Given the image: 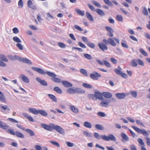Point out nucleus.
Segmentation results:
<instances>
[{
  "mask_svg": "<svg viewBox=\"0 0 150 150\" xmlns=\"http://www.w3.org/2000/svg\"><path fill=\"white\" fill-rule=\"evenodd\" d=\"M31 69L33 70L36 71L41 74L44 75L46 74L48 76L52 77V80L55 83H60L62 82L61 79L59 78L55 77L56 76V75L53 72L49 71L45 72L42 69L36 67H31Z\"/></svg>",
  "mask_w": 150,
  "mask_h": 150,
  "instance_id": "f257e3e1",
  "label": "nucleus"
},
{
  "mask_svg": "<svg viewBox=\"0 0 150 150\" xmlns=\"http://www.w3.org/2000/svg\"><path fill=\"white\" fill-rule=\"evenodd\" d=\"M103 42L105 44L101 42L99 43L98 44V46L103 51H104L105 50H107L108 49V47L106 45H107L110 44L113 46H116V45L113 40L111 38H109L108 40L103 39Z\"/></svg>",
  "mask_w": 150,
  "mask_h": 150,
  "instance_id": "f03ea898",
  "label": "nucleus"
},
{
  "mask_svg": "<svg viewBox=\"0 0 150 150\" xmlns=\"http://www.w3.org/2000/svg\"><path fill=\"white\" fill-rule=\"evenodd\" d=\"M41 127L45 129L47 131H51L52 129L55 130L57 131H62L63 129L60 126L55 125L53 123H50L49 125L44 123L41 124Z\"/></svg>",
  "mask_w": 150,
  "mask_h": 150,
  "instance_id": "7ed1b4c3",
  "label": "nucleus"
},
{
  "mask_svg": "<svg viewBox=\"0 0 150 150\" xmlns=\"http://www.w3.org/2000/svg\"><path fill=\"white\" fill-rule=\"evenodd\" d=\"M101 138L106 141L110 140L112 141H115L116 140V137L112 134H109L108 136L105 135H101Z\"/></svg>",
  "mask_w": 150,
  "mask_h": 150,
  "instance_id": "20e7f679",
  "label": "nucleus"
},
{
  "mask_svg": "<svg viewBox=\"0 0 150 150\" xmlns=\"http://www.w3.org/2000/svg\"><path fill=\"white\" fill-rule=\"evenodd\" d=\"M101 77V75L100 74L95 71H93L90 74V77L93 80H97L98 78Z\"/></svg>",
  "mask_w": 150,
  "mask_h": 150,
  "instance_id": "39448f33",
  "label": "nucleus"
},
{
  "mask_svg": "<svg viewBox=\"0 0 150 150\" xmlns=\"http://www.w3.org/2000/svg\"><path fill=\"white\" fill-rule=\"evenodd\" d=\"M0 128L8 130V131H13V129L10 128V126L6 123L3 122L0 123Z\"/></svg>",
  "mask_w": 150,
  "mask_h": 150,
  "instance_id": "423d86ee",
  "label": "nucleus"
},
{
  "mask_svg": "<svg viewBox=\"0 0 150 150\" xmlns=\"http://www.w3.org/2000/svg\"><path fill=\"white\" fill-rule=\"evenodd\" d=\"M36 79L41 85L45 86H47L48 84L47 82L44 80H42L39 77H37Z\"/></svg>",
  "mask_w": 150,
  "mask_h": 150,
  "instance_id": "0eeeda50",
  "label": "nucleus"
},
{
  "mask_svg": "<svg viewBox=\"0 0 150 150\" xmlns=\"http://www.w3.org/2000/svg\"><path fill=\"white\" fill-rule=\"evenodd\" d=\"M19 77L24 82L26 83H28L29 82V79L25 75L21 74L19 76Z\"/></svg>",
  "mask_w": 150,
  "mask_h": 150,
  "instance_id": "6e6552de",
  "label": "nucleus"
},
{
  "mask_svg": "<svg viewBox=\"0 0 150 150\" xmlns=\"http://www.w3.org/2000/svg\"><path fill=\"white\" fill-rule=\"evenodd\" d=\"M53 137L55 138L62 137L65 134L64 132H54Z\"/></svg>",
  "mask_w": 150,
  "mask_h": 150,
  "instance_id": "1a4fd4ad",
  "label": "nucleus"
},
{
  "mask_svg": "<svg viewBox=\"0 0 150 150\" xmlns=\"http://www.w3.org/2000/svg\"><path fill=\"white\" fill-rule=\"evenodd\" d=\"M95 96L96 98L100 100H103V98L102 96V94L98 92H96L94 93Z\"/></svg>",
  "mask_w": 150,
  "mask_h": 150,
  "instance_id": "9d476101",
  "label": "nucleus"
},
{
  "mask_svg": "<svg viewBox=\"0 0 150 150\" xmlns=\"http://www.w3.org/2000/svg\"><path fill=\"white\" fill-rule=\"evenodd\" d=\"M62 83V85L67 88L71 87L72 86V84L70 82L66 81H63Z\"/></svg>",
  "mask_w": 150,
  "mask_h": 150,
  "instance_id": "9b49d317",
  "label": "nucleus"
},
{
  "mask_svg": "<svg viewBox=\"0 0 150 150\" xmlns=\"http://www.w3.org/2000/svg\"><path fill=\"white\" fill-rule=\"evenodd\" d=\"M116 97L118 99H124L126 96L125 93H117L116 94Z\"/></svg>",
  "mask_w": 150,
  "mask_h": 150,
  "instance_id": "f8f14e48",
  "label": "nucleus"
},
{
  "mask_svg": "<svg viewBox=\"0 0 150 150\" xmlns=\"http://www.w3.org/2000/svg\"><path fill=\"white\" fill-rule=\"evenodd\" d=\"M121 136L122 138L121 141L123 143H125L126 141H129V139L128 137L125 133H122L121 134Z\"/></svg>",
  "mask_w": 150,
  "mask_h": 150,
  "instance_id": "ddd939ff",
  "label": "nucleus"
},
{
  "mask_svg": "<svg viewBox=\"0 0 150 150\" xmlns=\"http://www.w3.org/2000/svg\"><path fill=\"white\" fill-rule=\"evenodd\" d=\"M110 103V101L109 100H107L105 102H103L99 104L100 106L101 107H107L108 106L107 105L108 104Z\"/></svg>",
  "mask_w": 150,
  "mask_h": 150,
  "instance_id": "4468645a",
  "label": "nucleus"
},
{
  "mask_svg": "<svg viewBox=\"0 0 150 150\" xmlns=\"http://www.w3.org/2000/svg\"><path fill=\"white\" fill-rule=\"evenodd\" d=\"M28 5L29 7L33 9H35L37 8L35 5H33V2L30 0L28 1Z\"/></svg>",
  "mask_w": 150,
  "mask_h": 150,
  "instance_id": "2eb2a0df",
  "label": "nucleus"
},
{
  "mask_svg": "<svg viewBox=\"0 0 150 150\" xmlns=\"http://www.w3.org/2000/svg\"><path fill=\"white\" fill-rule=\"evenodd\" d=\"M21 62L26 63L29 65H32V63L30 60L28 58H22L21 59Z\"/></svg>",
  "mask_w": 150,
  "mask_h": 150,
  "instance_id": "dca6fc26",
  "label": "nucleus"
},
{
  "mask_svg": "<svg viewBox=\"0 0 150 150\" xmlns=\"http://www.w3.org/2000/svg\"><path fill=\"white\" fill-rule=\"evenodd\" d=\"M28 110L30 112L34 114L37 115L38 114V110H37L35 108H30L28 109Z\"/></svg>",
  "mask_w": 150,
  "mask_h": 150,
  "instance_id": "f3484780",
  "label": "nucleus"
},
{
  "mask_svg": "<svg viewBox=\"0 0 150 150\" xmlns=\"http://www.w3.org/2000/svg\"><path fill=\"white\" fill-rule=\"evenodd\" d=\"M70 109L74 113L76 114L79 112V109L74 105L71 106L70 107Z\"/></svg>",
  "mask_w": 150,
  "mask_h": 150,
  "instance_id": "a211bd4d",
  "label": "nucleus"
},
{
  "mask_svg": "<svg viewBox=\"0 0 150 150\" xmlns=\"http://www.w3.org/2000/svg\"><path fill=\"white\" fill-rule=\"evenodd\" d=\"M75 93H83L85 92V91L81 88H74Z\"/></svg>",
  "mask_w": 150,
  "mask_h": 150,
  "instance_id": "6ab92c4d",
  "label": "nucleus"
},
{
  "mask_svg": "<svg viewBox=\"0 0 150 150\" xmlns=\"http://www.w3.org/2000/svg\"><path fill=\"white\" fill-rule=\"evenodd\" d=\"M102 95L105 98H110L112 97V94L108 92H104L102 93Z\"/></svg>",
  "mask_w": 150,
  "mask_h": 150,
  "instance_id": "aec40b11",
  "label": "nucleus"
},
{
  "mask_svg": "<svg viewBox=\"0 0 150 150\" xmlns=\"http://www.w3.org/2000/svg\"><path fill=\"white\" fill-rule=\"evenodd\" d=\"M54 91H55L57 93L59 94H62L63 91L59 87L56 86L54 88Z\"/></svg>",
  "mask_w": 150,
  "mask_h": 150,
  "instance_id": "412c9836",
  "label": "nucleus"
},
{
  "mask_svg": "<svg viewBox=\"0 0 150 150\" xmlns=\"http://www.w3.org/2000/svg\"><path fill=\"white\" fill-rule=\"evenodd\" d=\"M86 15L87 19L90 21H93V17L88 12H86Z\"/></svg>",
  "mask_w": 150,
  "mask_h": 150,
  "instance_id": "4be33fe9",
  "label": "nucleus"
},
{
  "mask_svg": "<svg viewBox=\"0 0 150 150\" xmlns=\"http://www.w3.org/2000/svg\"><path fill=\"white\" fill-rule=\"evenodd\" d=\"M97 13L100 16H103L105 15L104 12L100 9H97L96 10Z\"/></svg>",
  "mask_w": 150,
  "mask_h": 150,
  "instance_id": "5701e85b",
  "label": "nucleus"
},
{
  "mask_svg": "<svg viewBox=\"0 0 150 150\" xmlns=\"http://www.w3.org/2000/svg\"><path fill=\"white\" fill-rule=\"evenodd\" d=\"M0 101L5 103H6V97L3 93L0 95Z\"/></svg>",
  "mask_w": 150,
  "mask_h": 150,
  "instance_id": "b1692460",
  "label": "nucleus"
},
{
  "mask_svg": "<svg viewBox=\"0 0 150 150\" xmlns=\"http://www.w3.org/2000/svg\"><path fill=\"white\" fill-rule=\"evenodd\" d=\"M0 59L1 60V61L6 62H8V60L7 59L6 56L3 54H0Z\"/></svg>",
  "mask_w": 150,
  "mask_h": 150,
  "instance_id": "393cba45",
  "label": "nucleus"
},
{
  "mask_svg": "<svg viewBox=\"0 0 150 150\" xmlns=\"http://www.w3.org/2000/svg\"><path fill=\"white\" fill-rule=\"evenodd\" d=\"M48 96L53 101L55 102H57V100L55 96L51 94H48Z\"/></svg>",
  "mask_w": 150,
  "mask_h": 150,
  "instance_id": "a878e982",
  "label": "nucleus"
},
{
  "mask_svg": "<svg viewBox=\"0 0 150 150\" xmlns=\"http://www.w3.org/2000/svg\"><path fill=\"white\" fill-rule=\"evenodd\" d=\"M67 93L69 94H74L75 93V89L71 88H68L67 91Z\"/></svg>",
  "mask_w": 150,
  "mask_h": 150,
  "instance_id": "bb28decb",
  "label": "nucleus"
},
{
  "mask_svg": "<svg viewBox=\"0 0 150 150\" xmlns=\"http://www.w3.org/2000/svg\"><path fill=\"white\" fill-rule=\"evenodd\" d=\"M39 113L42 115L46 116L47 115V113L44 110H38V114Z\"/></svg>",
  "mask_w": 150,
  "mask_h": 150,
  "instance_id": "cd10ccee",
  "label": "nucleus"
},
{
  "mask_svg": "<svg viewBox=\"0 0 150 150\" xmlns=\"http://www.w3.org/2000/svg\"><path fill=\"white\" fill-rule=\"evenodd\" d=\"M95 127L99 130H103L104 129V127L102 125L100 124H96L95 125Z\"/></svg>",
  "mask_w": 150,
  "mask_h": 150,
  "instance_id": "c85d7f7f",
  "label": "nucleus"
},
{
  "mask_svg": "<svg viewBox=\"0 0 150 150\" xmlns=\"http://www.w3.org/2000/svg\"><path fill=\"white\" fill-rule=\"evenodd\" d=\"M75 11L78 14L82 16H83L85 15L84 11H81L79 9H76Z\"/></svg>",
  "mask_w": 150,
  "mask_h": 150,
  "instance_id": "c756f323",
  "label": "nucleus"
},
{
  "mask_svg": "<svg viewBox=\"0 0 150 150\" xmlns=\"http://www.w3.org/2000/svg\"><path fill=\"white\" fill-rule=\"evenodd\" d=\"M84 126L88 128H91L92 127V125L91 124L88 122H84Z\"/></svg>",
  "mask_w": 150,
  "mask_h": 150,
  "instance_id": "7c9ffc66",
  "label": "nucleus"
},
{
  "mask_svg": "<svg viewBox=\"0 0 150 150\" xmlns=\"http://www.w3.org/2000/svg\"><path fill=\"white\" fill-rule=\"evenodd\" d=\"M142 12L143 14L145 16H147L148 15V11L145 7H143Z\"/></svg>",
  "mask_w": 150,
  "mask_h": 150,
  "instance_id": "2f4dec72",
  "label": "nucleus"
},
{
  "mask_svg": "<svg viewBox=\"0 0 150 150\" xmlns=\"http://www.w3.org/2000/svg\"><path fill=\"white\" fill-rule=\"evenodd\" d=\"M82 86L87 88L91 89L92 88V86L91 85L86 83H83L82 84Z\"/></svg>",
  "mask_w": 150,
  "mask_h": 150,
  "instance_id": "473e14b6",
  "label": "nucleus"
},
{
  "mask_svg": "<svg viewBox=\"0 0 150 150\" xmlns=\"http://www.w3.org/2000/svg\"><path fill=\"white\" fill-rule=\"evenodd\" d=\"M86 45L89 47L93 49L95 47V44L91 42H87Z\"/></svg>",
  "mask_w": 150,
  "mask_h": 150,
  "instance_id": "72a5a7b5",
  "label": "nucleus"
},
{
  "mask_svg": "<svg viewBox=\"0 0 150 150\" xmlns=\"http://www.w3.org/2000/svg\"><path fill=\"white\" fill-rule=\"evenodd\" d=\"M83 56L86 58L88 60H91L93 58L91 55L89 54H83Z\"/></svg>",
  "mask_w": 150,
  "mask_h": 150,
  "instance_id": "f704fd0d",
  "label": "nucleus"
},
{
  "mask_svg": "<svg viewBox=\"0 0 150 150\" xmlns=\"http://www.w3.org/2000/svg\"><path fill=\"white\" fill-rule=\"evenodd\" d=\"M0 108L2 110H10V109L7 105H4V106H3L2 105H0Z\"/></svg>",
  "mask_w": 150,
  "mask_h": 150,
  "instance_id": "c9c22d12",
  "label": "nucleus"
},
{
  "mask_svg": "<svg viewBox=\"0 0 150 150\" xmlns=\"http://www.w3.org/2000/svg\"><path fill=\"white\" fill-rule=\"evenodd\" d=\"M116 19L117 20L120 22L122 21L123 20L122 16L120 15H117L116 16Z\"/></svg>",
  "mask_w": 150,
  "mask_h": 150,
  "instance_id": "e433bc0d",
  "label": "nucleus"
},
{
  "mask_svg": "<svg viewBox=\"0 0 150 150\" xmlns=\"http://www.w3.org/2000/svg\"><path fill=\"white\" fill-rule=\"evenodd\" d=\"M131 65L132 67H135L137 65V59H133L132 61Z\"/></svg>",
  "mask_w": 150,
  "mask_h": 150,
  "instance_id": "4c0bfd02",
  "label": "nucleus"
},
{
  "mask_svg": "<svg viewBox=\"0 0 150 150\" xmlns=\"http://www.w3.org/2000/svg\"><path fill=\"white\" fill-rule=\"evenodd\" d=\"M105 3L108 6H112L113 5L112 3L109 0H103Z\"/></svg>",
  "mask_w": 150,
  "mask_h": 150,
  "instance_id": "58836bf2",
  "label": "nucleus"
},
{
  "mask_svg": "<svg viewBox=\"0 0 150 150\" xmlns=\"http://www.w3.org/2000/svg\"><path fill=\"white\" fill-rule=\"evenodd\" d=\"M80 71L81 73L84 76H87L88 74L85 69H81L80 70Z\"/></svg>",
  "mask_w": 150,
  "mask_h": 150,
  "instance_id": "ea45409f",
  "label": "nucleus"
},
{
  "mask_svg": "<svg viewBox=\"0 0 150 150\" xmlns=\"http://www.w3.org/2000/svg\"><path fill=\"white\" fill-rule=\"evenodd\" d=\"M58 45L62 48H64L66 47V46L65 44L61 42H58Z\"/></svg>",
  "mask_w": 150,
  "mask_h": 150,
  "instance_id": "a19ab883",
  "label": "nucleus"
},
{
  "mask_svg": "<svg viewBox=\"0 0 150 150\" xmlns=\"http://www.w3.org/2000/svg\"><path fill=\"white\" fill-rule=\"evenodd\" d=\"M92 3L98 8H101V5L95 1H92Z\"/></svg>",
  "mask_w": 150,
  "mask_h": 150,
  "instance_id": "79ce46f5",
  "label": "nucleus"
},
{
  "mask_svg": "<svg viewBox=\"0 0 150 150\" xmlns=\"http://www.w3.org/2000/svg\"><path fill=\"white\" fill-rule=\"evenodd\" d=\"M97 115L101 117H104L105 116V113L101 112H98L97 113Z\"/></svg>",
  "mask_w": 150,
  "mask_h": 150,
  "instance_id": "37998d69",
  "label": "nucleus"
},
{
  "mask_svg": "<svg viewBox=\"0 0 150 150\" xmlns=\"http://www.w3.org/2000/svg\"><path fill=\"white\" fill-rule=\"evenodd\" d=\"M50 142L52 144L57 147H59L60 146V145L57 142L53 141H50Z\"/></svg>",
  "mask_w": 150,
  "mask_h": 150,
  "instance_id": "c03bdc74",
  "label": "nucleus"
},
{
  "mask_svg": "<svg viewBox=\"0 0 150 150\" xmlns=\"http://www.w3.org/2000/svg\"><path fill=\"white\" fill-rule=\"evenodd\" d=\"M83 134L84 135L87 137H92L91 133L88 132H84Z\"/></svg>",
  "mask_w": 150,
  "mask_h": 150,
  "instance_id": "a18cd8bd",
  "label": "nucleus"
},
{
  "mask_svg": "<svg viewBox=\"0 0 150 150\" xmlns=\"http://www.w3.org/2000/svg\"><path fill=\"white\" fill-rule=\"evenodd\" d=\"M94 137L97 139H100L101 138V135L100 136L98 133L96 132H95L94 133Z\"/></svg>",
  "mask_w": 150,
  "mask_h": 150,
  "instance_id": "49530a36",
  "label": "nucleus"
},
{
  "mask_svg": "<svg viewBox=\"0 0 150 150\" xmlns=\"http://www.w3.org/2000/svg\"><path fill=\"white\" fill-rule=\"evenodd\" d=\"M137 141L142 146H145V144L142 139L138 138L137 139Z\"/></svg>",
  "mask_w": 150,
  "mask_h": 150,
  "instance_id": "de8ad7c7",
  "label": "nucleus"
},
{
  "mask_svg": "<svg viewBox=\"0 0 150 150\" xmlns=\"http://www.w3.org/2000/svg\"><path fill=\"white\" fill-rule=\"evenodd\" d=\"M13 40L15 42H17L20 43L21 42V40L18 37H14L13 38Z\"/></svg>",
  "mask_w": 150,
  "mask_h": 150,
  "instance_id": "09e8293b",
  "label": "nucleus"
},
{
  "mask_svg": "<svg viewBox=\"0 0 150 150\" xmlns=\"http://www.w3.org/2000/svg\"><path fill=\"white\" fill-rule=\"evenodd\" d=\"M139 50L141 53H142L144 56H148V54L147 52L144 51L142 49H140Z\"/></svg>",
  "mask_w": 150,
  "mask_h": 150,
  "instance_id": "8fccbe9b",
  "label": "nucleus"
},
{
  "mask_svg": "<svg viewBox=\"0 0 150 150\" xmlns=\"http://www.w3.org/2000/svg\"><path fill=\"white\" fill-rule=\"evenodd\" d=\"M132 127L134 129V130L136 131H146L144 129H140L137 127L134 126H132Z\"/></svg>",
  "mask_w": 150,
  "mask_h": 150,
  "instance_id": "3c124183",
  "label": "nucleus"
},
{
  "mask_svg": "<svg viewBox=\"0 0 150 150\" xmlns=\"http://www.w3.org/2000/svg\"><path fill=\"white\" fill-rule=\"evenodd\" d=\"M16 135L18 137L23 138L24 137V135L20 132H15Z\"/></svg>",
  "mask_w": 150,
  "mask_h": 150,
  "instance_id": "603ef678",
  "label": "nucleus"
},
{
  "mask_svg": "<svg viewBox=\"0 0 150 150\" xmlns=\"http://www.w3.org/2000/svg\"><path fill=\"white\" fill-rule=\"evenodd\" d=\"M88 97L90 99H91L93 100H96V98L95 96V95H93V94H90L88 95Z\"/></svg>",
  "mask_w": 150,
  "mask_h": 150,
  "instance_id": "864d4df0",
  "label": "nucleus"
},
{
  "mask_svg": "<svg viewBox=\"0 0 150 150\" xmlns=\"http://www.w3.org/2000/svg\"><path fill=\"white\" fill-rule=\"evenodd\" d=\"M103 64L105 65L107 67H110L111 66L110 64L107 61L104 60L103 61Z\"/></svg>",
  "mask_w": 150,
  "mask_h": 150,
  "instance_id": "5fc2aeb1",
  "label": "nucleus"
},
{
  "mask_svg": "<svg viewBox=\"0 0 150 150\" xmlns=\"http://www.w3.org/2000/svg\"><path fill=\"white\" fill-rule=\"evenodd\" d=\"M114 71L117 74L120 75L121 73H122L121 70L117 69H114Z\"/></svg>",
  "mask_w": 150,
  "mask_h": 150,
  "instance_id": "6e6d98bb",
  "label": "nucleus"
},
{
  "mask_svg": "<svg viewBox=\"0 0 150 150\" xmlns=\"http://www.w3.org/2000/svg\"><path fill=\"white\" fill-rule=\"evenodd\" d=\"M78 50L80 52H83V49L81 48H79V47H73L72 48V50Z\"/></svg>",
  "mask_w": 150,
  "mask_h": 150,
  "instance_id": "4d7b16f0",
  "label": "nucleus"
},
{
  "mask_svg": "<svg viewBox=\"0 0 150 150\" xmlns=\"http://www.w3.org/2000/svg\"><path fill=\"white\" fill-rule=\"evenodd\" d=\"M74 27L75 29L79 31H82L83 30L78 25H74Z\"/></svg>",
  "mask_w": 150,
  "mask_h": 150,
  "instance_id": "13d9d810",
  "label": "nucleus"
},
{
  "mask_svg": "<svg viewBox=\"0 0 150 150\" xmlns=\"http://www.w3.org/2000/svg\"><path fill=\"white\" fill-rule=\"evenodd\" d=\"M87 5L88 7L89 8L91 9V11H95V8L93 6L89 4H87Z\"/></svg>",
  "mask_w": 150,
  "mask_h": 150,
  "instance_id": "bf43d9fd",
  "label": "nucleus"
},
{
  "mask_svg": "<svg viewBox=\"0 0 150 150\" xmlns=\"http://www.w3.org/2000/svg\"><path fill=\"white\" fill-rule=\"evenodd\" d=\"M105 28L109 32H114V31L110 27H106Z\"/></svg>",
  "mask_w": 150,
  "mask_h": 150,
  "instance_id": "052dcab7",
  "label": "nucleus"
},
{
  "mask_svg": "<svg viewBox=\"0 0 150 150\" xmlns=\"http://www.w3.org/2000/svg\"><path fill=\"white\" fill-rule=\"evenodd\" d=\"M131 94L134 97H137V92L136 91H132L130 92Z\"/></svg>",
  "mask_w": 150,
  "mask_h": 150,
  "instance_id": "680f3d73",
  "label": "nucleus"
},
{
  "mask_svg": "<svg viewBox=\"0 0 150 150\" xmlns=\"http://www.w3.org/2000/svg\"><path fill=\"white\" fill-rule=\"evenodd\" d=\"M78 44L79 46L82 48H86V46L81 42H78Z\"/></svg>",
  "mask_w": 150,
  "mask_h": 150,
  "instance_id": "e2e57ef3",
  "label": "nucleus"
},
{
  "mask_svg": "<svg viewBox=\"0 0 150 150\" xmlns=\"http://www.w3.org/2000/svg\"><path fill=\"white\" fill-rule=\"evenodd\" d=\"M110 60L114 64H117V60L114 58L112 57L110 58Z\"/></svg>",
  "mask_w": 150,
  "mask_h": 150,
  "instance_id": "0e129e2a",
  "label": "nucleus"
},
{
  "mask_svg": "<svg viewBox=\"0 0 150 150\" xmlns=\"http://www.w3.org/2000/svg\"><path fill=\"white\" fill-rule=\"evenodd\" d=\"M137 63L142 66H143L144 65L143 62L139 59H137Z\"/></svg>",
  "mask_w": 150,
  "mask_h": 150,
  "instance_id": "69168bd1",
  "label": "nucleus"
},
{
  "mask_svg": "<svg viewBox=\"0 0 150 150\" xmlns=\"http://www.w3.org/2000/svg\"><path fill=\"white\" fill-rule=\"evenodd\" d=\"M66 144L67 146L69 147H72L74 145V144L73 143H71L69 142H67Z\"/></svg>",
  "mask_w": 150,
  "mask_h": 150,
  "instance_id": "338daca9",
  "label": "nucleus"
},
{
  "mask_svg": "<svg viewBox=\"0 0 150 150\" xmlns=\"http://www.w3.org/2000/svg\"><path fill=\"white\" fill-rule=\"evenodd\" d=\"M18 6L19 7H22L23 6V3L22 0H19L18 2Z\"/></svg>",
  "mask_w": 150,
  "mask_h": 150,
  "instance_id": "774afa93",
  "label": "nucleus"
}]
</instances>
